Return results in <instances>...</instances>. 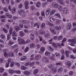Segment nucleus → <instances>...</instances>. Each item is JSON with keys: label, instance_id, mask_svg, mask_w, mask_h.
<instances>
[{"label": "nucleus", "instance_id": "f257e3e1", "mask_svg": "<svg viewBox=\"0 0 76 76\" xmlns=\"http://www.w3.org/2000/svg\"><path fill=\"white\" fill-rule=\"evenodd\" d=\"M18 14L22 17H25L26 15L25 13V12L24 11V10L22 9L19 10L18 11Z\"/></svg>", "mask_w": 76, "mask_h": 76}, {"label": "nucleus", "instance_id": "f03ea898", "mask_svg": "<svg viewBox=\"0 0 76 76\" xmlns=\"http://www.w3.org/2000/svg\"><path fill=\"white\" fill-rule=\"evenodd\" d=\"M68 41L72 45H73V44H75L76 42V40L74 39H68Z\"/></svg>", "mask_w": 76, "mask_h": 76}, {"label": "nucleus", "instance_id": "7ed1b4c3", "mask_svg": "<svg viewBox=\"0 0 76 76\" xmlns=\"http://www.w3.org/2000/svg\"><path fill=\"white\" fill-rule=\"evenodd\" d=\"M22 23L23 25H29L31 24V22L29 21H27L23 20L22 21Z\"/></svg>", "mask_w": 76, "mask_h": 76}, {"label": "nucleus", "instance_id": "20e7f679", "mask_svg": "<svg viewBox=\"0 0 76 76\" xmlns=\"http://www.w3.org/2000/svg\"><path fill=\"white\" fill-rule=\"evenodd\" d=\"M18 43L20 44H24L25 40L23 39H20L19 38L18 39Z\"/></svg>", "mask_w": 76, "mask_h": 76}, {"label": "nucleus", "instance_id": "39448f33", "mask_svg": "<svg viewBox=\"0 0 76 76\" xmlns=\"http://www.w3.org/2000/svg\"><path fill=\"white\" fill-rule=\"evenodd\" d=\"M24 4H25V7L26 9H28L29 8V6H28L29 2H28V1H26L24 2Z\"/></svg>", "mask_w": 76, "mask_h": 76}, {"label": "nucleus", "instance_id": "423d86ee", "mask_svg": "<svg viewBox=\"0 0 76 76\" xmlns=\"http://www.w3.org/2000/svg\"><path fill=\"white\" fill-rule=\"evenodd\" d=\"M63 12L65 14H67L69 13V10L67 9V8L64 7L63 9Z\"/></svg>", "mask_w": 76, "mask_h": 76}, {"label": "nucleus", "instance_id": "0eeeda50", "mask_svg": "<svg viewBox=\"0 0 76 76\" xmlns=\"http://www.w3.org/2000/svg\"><path fill=\"white\" fill-rule=\"evenodd\" d=\"M36 45L34 43H31L30 44V47L31 48H35Z\"/></svg>", "mask_w": 76, "mask_h": 76}, {"label": "nucleus", "instance_id": "6e6552de", "mask_svg": "<svg viewBox=\"0 0 76 76\" xmlns=\"http://www.w3.org/2000/svg\"><path fill=\"white\" fill-rule=\"evenodd\" d=\"M19 34L20 37H24V36L25 35V32L22 31H20L19 32Z\"/></svg>", "mask_w": 76, "mask_h": 76}, {"label": "nucleus", "instance_id": "1a4fd4ad", "mask_svg": "<svg viewBox=\"0 0 76 76\" xmlns=\"http://www.w3.org/2000/svg\"><path fill=\"white\" fill-rule=\"evenodd\" d=\"M50 12H51V8H49L46 11V15L47 16H48L49 14H50Z\"/></svg>", "mask_w": 76, "mask_h": 76}, {"label": "nucleus", "instance_id": "9d476101", "mask_svg": "<svg viewBox=\"0 0 76 76\" xmlns=\"http://www.w3.org/2000/svg\"><path fill=\"white\" fill-rule=\"evenodd\" d=\"M41 57L40 55L38 54L36 55L35 59L36 60H38L41 59Z\"/></svg>", "mask_w": 76, "mask_h": 76}, {"label": "nucleus", "instance_id": "9b49d317", "mask_svg": "<svg viewBox=\"0 0 76 76\" xmlns=\"http://www.w3.org/2000/svg\"><path fill=\"white\" fill-rule=\"evenodd\" d=\"M72 27V24L71 23H68L67 25V29L68 30H70L71 29V28Z\"/></svg>", "mask_w": 76, "mask_h": 76}, {"label": "nucleus", "instance_id": "f8f14e48", "mask_svg": "<svg viewBox=\"0 0 76 76\" xmlns=\"http://www.w3.org/2000/svg\"><path fill=\"white\" fill-rule=\"evenodd\" d=\"M45 50V47H42L40 49V51L41 53H44Z\"/></svg>", "mask_w": 76, "mask_h": 76}, {"label": "nucleus", "instance_id": "ddd939ff", "mask_svg": "<svg viewBox=\"0 0 76 76\" xmlns=\"http://www.w3.org/2000/svg\"><path fill=\"white\" fill-rule=\"evenodd\" d=\"M50 30L52 33H53L55 35H56V31L54 29L51 28Z\"/></svg>", "mask_w": 76, "mask_h": 76}, {"label": "nucleus", "instance_id": "4468645a", "mask_svg": "<svg viewBox=\"0 0 76 76\" xmlns=\"http://www.w3.org/2000/svg\"><path fill=\"white\" fill-rule=\"evenodd\" d=\"M52 6L53 7L56 8L58 7V5L56 3L53 2L52 3Z\"/></svg>", "mask_w": 76, "mask_h": 76}, {"label": "nucleus", "instance_id": "2eb2a0df", "mask_svg": "<svg viewBox=\"0 0 76 76\" xmlns=\"http://www.w3.org/2000/svg\"><path fill=\"white\" fill-rule=\"evenodd\" d=\"M57 1H58V2L60 3V4H61V5L62 6H64V5H65V4L63 2V0H57Z\"/></svg>", "mask_w": 76, "mask_h": 76}, {"label": "nucleus", "instance_id": "dca6fc26", "mask_svg": "<svg viewBox=\"0 0 76 76\" xmlns=\"http://www.w3.org/2000/svg\"><path fill=\"white\" fill-rule=\"evenodd\" d=\"M27 58L26 56H24L21 58L20 60H21V61H25L26 60Z\"/></svg>", "mask_w": 76, "mask_h": 76}, {"label": "nucleus", "instance_id": "f3484780", "mask_svg": "<svg viewBox=\"0 0 76 76\" xmlns=\"http://www.w3.org/2000/svg\"><path fill=\"white\" fill-rule=\"evenodd\" d=\"M48 49L49 51H51V52L53 51L54 50V49L53 48L51 47L50 46H49L48 47Z\"/></svg>", "mask_w": 76, "mask_h": 76}, {"label": "nucleus", "instance_id": "a211bd4d", "mask_svg": "<svg viewBox=\"0 0 76 76\" xmlns=\"http://www.w3.org/2000/svg\"><path fill=\"white\" fill-rule=\"evenodd\" d=\"M9 54L10 56V57H14V56L15 55L14 53L12 52H9Z\"/></svg>", "mask_w": 76, "mask_h": 76}, {"label": "nucleus", "instance_id": "6ab92c4d", "mask_svg": "<svg viewBox=\"0 0 76 76\" xmlns=\"http://www.w3.org/2000/svg\"><path fill=\"white\" fill-rule=\"evenodd\" d=\"M55 28L57 31H59L61 29V26H56L55 27Z\"/></svg>", "mask_w": 76, "mask_h": 76}, {"label": "nucleus", "instance_id": "aec40b11", "mask_svg": "<svg viewBox=\"0 0 76 76\" xmlns=\"http://www.w3.org/2000/svg\"><path fill=\"white\" fill-rule=\"evenodd\" d=\"M41 3L40 1H38L37 2V3H36V6L37 7H38V8H39L40 7V6H41Z\"/></svg>", "mask_w": 76, "mask_h": 76}, {"label": "nucleus", "instance_id": "412c9836", "mask_svg": "<svg viewBox=\"0 0 76 76\" xmlns=\"http://www.w3.org/2000/svg\"><path fill=\"white\" fill-rule=\"evenodd\" d=\"M12 35V37H17L18 36V34H17V33H16L15 31H14Z\"/></svg>", "mask_w": 76, "mask_h": 76}, {"label": "nucleus", "instance_id": "4be33fe9", "mask_svg": "<svg viewBox=\"0 0 76 76\" xmlns=\"http://www.w3.org/2000/svg\"><path fill=\"white\" fill-rule=\"evenodd\" d=\"M24 74L26 76H28L30 75V72L28 71H25L24 72Z\"/></svg>", "mask_w": 76, "mask_h": 76}, {"label": "nucleus", "instance_id": "5701e85b", "mask_svg": "<svg viewBox=\"0 0 76 76\" xmlns=\"http://www.w3.org/2000/svg\"><path fill=\"white\" fill-rule=\"evenodd\" d=\"M44 59L45 60V62L46 63H48L50 62L49 61V59L47 57H45L44 58Z\"/></svg>", "mask_w": 76, "mask_h": 76}, {"label": "nucleus", "instance_id": "b1692460", "mask_svg": "<svg viewBox=\"0 0 76 76\" xmlns=\"http://www.w3.org/2000/svg\"><path fill=\"white\" fill-rule=\"evenodd\" d=\"M38 69H35L33 71V74L34 75H37V73H38Z\"/></svg>", "mask_w": 76, "mask_h": 76}, {"label": "nucleus", "instance_id": "393cba45", "mask_svg": "<svg viewBox=\"0 0 76 76\" xmlns=\"http://www.w3.org/2000/svg\"><path fill=\"white\" fill-rule=\"evenodd\" d=\"M56 16H57L58 18V19H61V16H60V14L58 13H57L56 14Z\"/></svg>", "mask_w": 76, "mask_h": 76}, {"label": "nucleus", "instance_id": "a878e982", "mask_svg": "<svg viewBox=\"0 0 76 76\" xmlns=\"http://www.w3.org/2000/svg\"><path fill=\"white\" fill-rule=\"evenodd\" d=\"M16 8L15 7H13L12 8V10H11V12L12 13H15V12H16Z\"/></svg>", "mask_w": 76, "mask_h": 76}, {"label": "nucleus", "instance_id": "bb28decb", "mask_svg": "<svg viewBox=\"0 0 76 76\" xmlns=\"http://www.w3.org/2000/svg\"><path fill=\"white\" fill-rule=\"evenodd\" d=\"M2 31L4 32L5 33H7L8 32V30H7V29H6L5 28H2Z\"/></svg>", "mask_w": 76, "mask_h": 76}, {"label": "nucleus", "instance_id": "cd10ccee", "mask_svg": "<svg viewBox=\"0 0 76 76\" xmlns=\"http://www.w3.org/2000/svg\"><path fill=\"white\" fill-rule=\"evenodd\" d=\"M15 31L16 32H18V31H19L20 30V28L19 26H16L15 27Z\"/></svg>", "mask_w": 76, "mask_h": 76}, {"label": "nucleus", "instance_id": "c85d7f7f", "mask_svg": "<svg viewBox=\"0 0 76 76\" xmlns=\"http://www.w3.org/2000/svg\"><path fill=\"white\" fill-rule=\"evenodd\" d=\"M41 14L43 18H45V12L44 11H42L41 12Z\"/></svg>", "mask_w": 76, "mask_h": 76}, {"label": "nucleus", "instance_id": "c756f323", "mask_svg": "<svg viewBox=\"0 0 76 76\" xmlns=\"http://www.w3.org/2000/svg\"><path fill=\"white\" fill-rule=\"evenodd\" d=\"M18 45H15L14 46H11V48L12 49H15V48H18Z\"/></svg>", "mask_w": 76, "mask_h": 76}, {"label": "nucleus", "instance_id": "7c9ffc66", "mask_svg": "<svg viewBox=\"0 0 76 76\" xmlns=\"http://www.w3.org/2000/svg\"><path fill=\"white\" fill-rule=\"evenodd\" d=\"M4 71V69L2 67L0 68V73H2Z\"/></svg>", "mask_w": 76, "mask_h": 76}, {"label": "nucleus", "instance_id": "2f4dec72", "mask_svg": "<svg viewBox=\"0 0 76 76\" xmlns=\"http://www.w3.org/2000/svg\"><path fill=\"white\" fill-rule=\"evenodd\" d=\"M57 8H58V10L60 11H62L63 10V7L60 5H58Z\"/></svg>", "mask_w": 76, "mask_h": 76}, {"label": "nucleus", "instance_id": "473e14b6", "mask_svg": "<svg viewBox=\"0 0 76 76\" xmlns=\"http://www.w3.org/2000/svg\"><path fill=\"white\" fill-rule=\"evenodd\" d=\"M9 72L10 74L11 75H12L14 73V71L12 69H10L9 70Z\"/></svg>", "mask_w": 76, "mask_h": 76}, {"label": "nucleus", "instance_id": "72a5a7b5", "mask_svg": "<svg viewBox=\"0 0 76 76\" xmlns=\"http://www.w3.org/2000/svg\"><path fill=\"white\" fill-rule=\"evenodd\" d=\"M48 4V2H45V3H43L42 6L43 7H45V5H47Z\"/></svg>", "mask_w": 76, "mask_h": 76}, {"label": "nucleus", "instance_id": "f704fd0d", "mask_svg": "<svg viewBox=\"0 0 76 76\" xmlns=\"http://www.w3.org/2000/svg\"><path fill=\"white\" fill-rule=\"evenodd\" d=\"M52 45L53 47H54V48H57V44L55 43H52Z\"/></svg>", "mask_w": 76, "mask_h": 76}, {"label": "nucleus", "instance_id": "c9c22d12", "mask_svg": "<svg viewBox=\"0 0 76 76\" xmlns=\"http://www.w3.org/2000/svg\"><path fill=\"white\" fill-rule=\"evenodd\" d=\"M41 27L43 29H45V28H46L45 24L44 23H43L41 25Z\"/></svg>", "mask_w": 76, "mask_h": 76}, {"label": "nucleus", "instance_id": "e433bc0d", "mask_svg": "<svg viewBox=\"0 0 76 76\" xmlns=\"http://www.w3.org/2000/svg\"><path fill=\"white\" fill-rule=\"evenodd\" d=\"M30 24H29L26 25L24 26V28H27V29H29L30 28V26L29 25Z\"/></svg>", "mask_w": 76, "mask_h": 76}, {"label": "nucleus", "instance_id": "4c0bfd02", "mask_svg": "<svg viewBox=\"0 0 76 76\" xmlns=\"http://www.w3.org/2000/svg\"><path fill=\"white\" fill-rule=\"evenodd\" d=\"M45 54L47 56H50V53L48 51H46L45 53Z\"/></svg>", "mask_w": 76, "mask_h": 76}, {"label": "nucleus", "instance_id": "58836bf2", "mask_svg": "<svg viewBox=\"0 0 76 76\" xmlns=\"http://www.w3.org/2000/svg\"><path fill=\"white\" fill-rule=\"evenodd\" d=\"M13 31V28L12 27H11L10 28V30L9 31V32L10 35H12V31Z\"/></svg>", "mask_w": 76, "mask_h": 76}, {"label": "nucleus", "instance_id": "ea45409f", "mask_svg": "<svg viewBox=\"0 0 76 76\" xmlns=\"http://www.w3.org/2000/svg\"><path fill=\"white\" fill-rule=\"evenodd\" d=\"M29 50V47H27L25 48V49L24 50V52L25 53H27L28 51V50Z\"/></svg>", "mask_w": 76, "mask_h": 76}, {"label": "nucleus", "instance_id": "a19ab883", "mask_svg": "<svg viewBox=\"0 0 76 76\" xmlns=\"http://www.w3.org/2000/svg\"><path fill=\"white\" fill-rule=\"evenodd\" d=\"M49 67L51 70L52 69H54V66H53V64H50L49 65Z\"/></svg>", "mask_w": 76, "mask_h": 76}, {"label": "nucleus", "instance_id": "79ce46f5", "mask_svg": "<svg viewBox=\"0 0 76 76\" xmlns=\"http://www.w3.org/2000/svg\"><path fill=\"white\" fill-rule=\"evenodd\" d=\"M63 68L62 67H60L58 69V71L59 72L61 73L63 71Z\"/></svg>", "mask_w": 76, "mask_h": 76}, {"label": "nucleus", "instance_id": "37998d69", "mask_svg": "<svg viewBox=\"0 0 76 76\" xmlns=\"http://www.w3.org/2000/svg\"><path fill=\"white\" fill-rule=\"evenodd\" d=\"M38 38L39 39V40L40 41H41V42L42 41V40L43 39V38H42V36H38Z\"/></svg>", "mask_w": 76, "mask_h": 76}, {"label": "nucleus", "instance_id": "c03bdc74", "mask_svg": "<svg viewBox=\"0 0 76 76\" xmlns=\"http://www.w3.org/2000/svg\"><path fill=\"white\" fill-rule=\"evenodd\" d=\"M72 64L71 62L70 61H68L66 63V66H70V65Z\"/></svg>", "mask_w": 76, "mask_h": 76}, {"label": "nucleus", "instance_id": "a18cd8bd", "mask_svg": "<svg viewBox=\"0 0 76 76\" xmlns=\"http://www.w3.org/2000/svg\"><path fill=\"white\" fill-rule=\"evenodd\" d=\"M56 12V10H52L50 13V15H53L54 13Z\"/></svg>", "mask_w": 76, "mask_h": 76}, {"label": "nucleus", "instance_id": "49530a36", "mask_svg": "<svg viewBox=\"0 0 76 76\" xmlns=\"http://www.w3.org/2000/svg\"><path fill=\"white\" fill-rule=\"evenodd\" d=\"M56 66H61L63 65V63L61 62H58L56 64Z\"/></svg>", "mask_w": 76, "mask_h": 76}, {"label": "nucleus", "instance_id": "de8ad7c7", "mask_svg": "<svg viewBox=\"0 0 76 76\" xmlns=\"http://www.w3.org/2000/svg\"><path fill=\"white\" fill-rule=\"evenodd\" d=\"M15 43L14 42H13L12 41H9V45H13Z\"/></svg>", "mask_w": 76, "mask_h": 76}, {"label": "nucleus", "instance_id": "09e8293b", "mask_svg": "<svg viewBox=\"0 0 76 76\" xmlns=\"http://www.w3.org/2000/svg\"><path fill=\"white\" fill-rule=\"evenodd\" d=\"M20 68L22 70H26V67L23 66H21Z\"/></svg>", "mask_w": 76, "mask_h": 76}, {"label": "nucleus", "instance_id": "8fccbe9b", "mask_svg": "<svg viewBox=\"0 0 76 76\" xmlns=\"http://www.w3.org/2000/svg\"><path fill=\"white\" fill-rule=\"evenodd\" d=\"M0 38L1 39H4V38H6V36H5V35L2 34L0 35Z\"/></svg>", "mask_w": 76, "mask_h": 76}, {"label": "nucleus", "instance_id": "3c124183", "mask_svg": "<svg viewBox=\"0 0 76 76\" xmlns=\"http://www.w3.org/2000/svg\"><path fill=\"white\" fill-rule=\"evenodd\" d=\"M53 39L52 38H51L50 40H48V42H49V44H53Z\"/></svg>", "mask_w": 76, "mask_h": 76}, {"label": "nucleus", "instance_id": "603ef678", "mask_svg": "<svg viewBox=\"0 0 76 76\" xmlns=\"http://www.w3.org/2000/svg\"><path fill=\"white\" fill-rule=\"evenodd\" d=\"M44 36H45V37L47 38H48L50 37V36H49V34L48 33L45 34L44 35Z\"/></svg>", "mask_w": 76, "mask_h": 76}, {"label": "nucleus", "instance_id": "864d4df0", "mask_svg": "<svg viewBox=\"0 0 76 76\" xmlns=\"http://www.w3.org/2000/svg\"><path fill=\"white\" fill-rule=\"evenodd\" d=\"M15 65V62L14 61H12L11 63V64L10 65V67H13V66H14Z\"/></svg>", "mask_w": 76, "mask_h": 76}, {"label": "nucleus", "instance_id": "5fc2aeb1", "mask_svg": "<svg viewBox=\"0 0 76 76\" xmlns=\"http://www.w3.org/2000/svg\"><path fill=\"white\" fill-rule=\"evenodd\" d=\"M70 57L71 58H72V59H75L76 58V57L73 55H71L70 56Z\"/></svg>", "mask_w": 76, "mask_h": 76}, {"label": "nucleus", "instance_id": "6e6d98bb", "mask_svg": "<svg viewBox=\"0 0 76 76\" xmlns=\"http://www.w3.org/2000/svg\"><path fill=\"white\" fill-rule=\"evenodd\" d=\"M54 55H55L57 57L58 56L59 57H60L61 55H60V54L58 53H55Z\"/></svg>", "mask_w": 76, "mask_h": 76}, {"label": "nucleus", "instance_id": "4d7b16f0", "mask_svg": "<svg viewBox=\"0 0 76 76\" xmlns=\"http://www.w3.org/2000/svg\"><path fill=\"white\" fill-rule=\"evenodd\" d=\"M6 16H7V17H8V18H11L12 17L11 15H10V14H9V13H6Z\"/></svg>", "mask_w": 76, "mask_h": 76}, {"label": "nucleus", "instance_id": "13d9d810", "mask_svg": "<svg viewBox=\"0 0 76 76\" xmlns=\"http://www.w3.org/2000/svg\"><path fill=\"white\" fill-rule=\"evenodd\" d=\"M40 32L42 35V34H44L45 33V31L44 30H40Z\"/></svg>", "mask_w": 76, "mask_h": 76}, {"label": "nucleus", "instance_id": "bf43d9fd", "mask_svg": "<svg viewBox=\"0 0 76 76\" xmlns=\"http://www.w3.org/2000/svg\"><path fill=\"white\" fill-rule=\"evenodd\" d=\"M51 70H52L53 73H56V72H57V70H56V69H54V68L52 69Z\"/></svg>", "mask_w": 76, "mask_h": 76}, {"label": "nucleus", "instance_id": "052dcab7", "mask_svg": "<svg viewBox=\"0 0 76 76\" xmlns=\"http://www.w3.org/2000/svg\"><path fill=\"white\" fill-rule=\"evenodd\" d=\"M63 38V36L61 35L59 37L58 39L59 40H61Z\"/></svg>", "mask_w": 76, "mask_h": 76}, {"label": "nucleus", "instance_id": "680f3d73", "mask_svg": "<svg viewBox=\"0 0 76 76\" xmlns=\"http://www.w3.org/2000/svg\"><path fill=\"white\" fill-rule=\"evenodd\" d=\"M19 9H22L23 7V4H20L19 6H18Z\"/></svg>", "mask_w": 76, "mask_h": 76}, {"label": "nucleus", "instance_id": "e2e57ef3", "mask_svg": "<svg viewBox=\"0 0 76 76\" xmlns=\"http://www.w3.org/2000/svg\"><path fill=\"white\" fill-rule=\"evenodd\" d=\"M34 64H35V62H30V67H32L33 65H34Z\"/></svg>", "mask_w": 76, "mask_h": 76}, {"label": "nucleus", "instance_id": "0e129e2a", "mask_svg": "<svg viewBox=\"0 0 76 76\" xmlns=\"http://www.w3.org/2000/svg\"><path fill=\"white\" fill-rule=\"evenodd\" d=\"M10 39V34H8L7 35V40H9Z\"/></svg>", "mask_w": 76, "mask_h": 76}, {"label": "nucleus", "instance_id": "69168bd1", "mask_svg": "<svg viewBox=\"0 0 76 76\" xmlns=\"http://www.w3.org/2000/svg\"><path fill=\"white\" fill-rule=\"evenodd\" d=\"M29 65H30V62L28 61L25 64V66H28Z\"/></svg>", "mask_w": 76, "mask_h": 76}, {"label": "nucleus", "instance_id": "338daca9", "mask_svg": "<svg viewBox=\"0 0 76 76\" xmlns=\"http://www.w3.org/2000/svg\"><path fill=\"white\" fill-rule=\"evenodd\" d=\"M60 23V20L58 19H57L56 20V24H58V23Z\"/></svg>", "mask_w": 76, "mask_h": 76}, {"label": "nucleus", "instance_id": "774afa93", "mask_svg": "<svg viewBox=\"0 0 76 76\" xmlns=\"http://www.w3.org/2000/svg\"><path fill=\"white\" fill-rule=\"evenodd\" d=\"M5 66H6V68L7 67H9V63H7L5 65Z\"/></svg>", "mask_w": 76, "mask_h": 76}]
</instances>
